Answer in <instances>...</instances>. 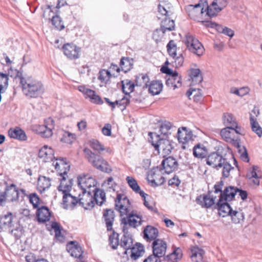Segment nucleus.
I'll use <instances>...</instances> for the list:
<instances>
[{
	"instance_id": "nucleus-1",
	"label": "nucleus",
	"mask_w": 262,
	"mask_h": 262,
	"mask_svg": "<svg viewBox=\"0 0 262 262\" xmlns=\"http://www.w3.org/2000/svg\"><path fill=\"white\" fill-rule=\"evenodd\" d=\"M19 77L20 85L23 94L30 98H37L40 97L45 91L44 86L41 81L31 76L19 75L17 71V77Z\"/></svg>"
},
{
	"instance_id": "nucleus-2",
	"label": "nucleus",
	"mask_w": 262,
	"mask_h": 262,
	"mask_svg": "<svg viewBox=\"0 0 262 262\" xmlns=\"http://www.w3.org/2000/svg\"><path fill=\"white\" fill-rule=\"evenodd\" d=\"M72 186V179H63L58 187L59 191L62 192L63 206L64 209H73L77 203H79L78 196L69 193Z\"/></svg>"
},
{
	"instance_id": "nucleus-3",
	"label": "nucleus",
	"mask_w": 262,
	"mask_h": 262,
	"mask_svg": "<svg viewBox=\"0 0 262 262\" xmlns=\"http://www.w3.org/2000/svg\"><path fill=\"white\" fill-rule=\"evenodd\" d=\"M148 135L149 142L158 154L161 153L162 156L165 158L171 153L172 146L168 140L162 138L156 133H149Z\"/></svg>"
},
{
	"instance_id": "nucleus-4",
	"label": "nucleus",
	"mask_w": 262,
	"mask_h": 262,
	"mask_svg": "<svg viewBox=\"0 0 262 262\" xmlns=\"http://www.w3.org/2000/svg\"><path fill=\"white\" fill-rule=\"evenodd\" d=\"M171 14L172 12L170 7L165 3L160 4L158 5L157 17L160 19L163 16H165V18L161 21V30L164 34L167 31H171L174 29V21L168 18Z\"/></svg>"
},
{
	"instance_id": "nucleus-5",
	"label": "nucleus",
	"mask_w": 262,
	"mask_h": 262,
	"mask_svg": "<svg viewBox=\"0 0 262 262\" xmlns=\"http://www.w3.org/2000/svg\"><path fill=\"white\" fill-rule=\"evenodd\" d=\"M83 151L85 158L94 167L106 173H110L112 171L108 162L100 156L96 155L89 148H85Z\"/></svg>"
},
{
	"instance_id": "nucleus-6",
	"label": "nucleus",
	"mask_w": 262,
	"mask_h": 262,
	"mask_svg": "<svg viewBox=\"0 0 262 262\" xmlns=\"http://www.w3.org/2000/svg\"><path fill=\"white\" fill-rule=\"evenodd\" d=\"M54 121L51 118H48L44 121L43 125L35 124L32 126V130L43 138H49L53 135L54 128Z\"/></svg>"
},
{
	"instance_id": "nucleus-7",
	"label": "nucleus",
	"mask_w": 262,
	"mask_h": 262,
	"mask_svg": "<svg viewBox=\"0 0 262 262\" xmlns=\"http://www.w3.org/2000/svg\"><path fill=\"white\" fill-rule=\"evenodd\" d=\"M184 43L189 51L200 56L204 52V48L201 43L192 35L188 33L185 35Z\"/></svg>"
},
{
	"instance_id": "nucleus-8",
	"label": "nucleus",
	"mask_w": 262,
	"mask_h": 262,
	"mask_svg": "<svg viewBox=\"0 0 262 262\" xmlns=\"http://www.w3.org/2000/svg\"><path fill=\"white\" fill-rule=\"evenodd\" d=\"M185 10L191 18L198 21L202 20L203 17H208L204 7H203L200 3L195 5H188L186 6Z\"/></svg>"
},
{
	"instance_id": "nucleus-9",
	"label": "nucleus",
	"mask_w": 262,
	"mask_h": 262,
	"mask_svg": "<svg viewBox=\"0 0 262 262\" xmlns=\"http://www.w3.org/2000/svg\"><path fill=\"white\" fill-rule=\"evenodd\" d=\"M78 185L81 191L91 190L96 188L97 182L94 178L86 174L80 175L77 178Z\"/></svg>"
},
{
	"instance_id": "nucleus-10",
	"label": "nucleus",
	"mask_w": 262,
	"mask_h": 262,
	"mask_svg": "<svg viewBox=\"0 0 262 262\" xmlns=\"http://www.w3.org/2000/svg\"><path fill=\"white\" fill-rule=\"evenodd\" d=\"M52 165L55 167L57 172L60 176V181L63 179H67L66 176L67 173L70 170V166L67 162L66 160L63 158H56L53 161Z\"/></svg>"
},
{
	"instance_id": "nucleus-11",
	"label": "nucleus",
	"mask_w": 262,
	"mask_h": 262,
	"mask_svg": "<svg viewBox=\"0 0 262 262\" xmlns=\"http://www.w3.org/2000/svg\"><path fill=\"white\" fill-rule=\"evenodd\" d=\"M129 201L123 194H118L115 200L116 210L119 211L121 216L127 215L129 212Z\"/></svg>"
},
{
	"instance_id": "nucleus-12",
	"label": "nucleus",
	"mask_w": 262,
	"mask_h": 262,
	"mask_svg": "<svg viewBox=\"0 0 262 262\" xmlns=\"http://www.w3.org/2000/svg\"><path fill=\"white\" fill-rule=\"evenodd\" d=\"M14 225L12 214L11 212L0 216V228H7L9 233L16 238V228Z\"/></svg>"
},
{
	"instance_id": "nucleus-13",
	"label": "nucleus",
	"mask_w": 262,
	"mask_h": 262,
	"mask_svg": "<svg viewBox=\"0 0 262 262\" xmlns=\"http://www.w3.org/2000/svg\"><path fill=\"white\" fill-rule=\"evenodd\" d=\"M81 192L78 195L79 204L85 209L92 208L94 206L92 190Z\"/></svg>"
},
{
	"instance_id": "nucleus-14",
	"label": "nucleus",
	"mask_w": 262,
	"mask_h": 262,
	"mask_svg": "<svg viewBox=\"0 0 262 262\" xmlns=\"http://www.w3.org/2000/svg\"><path fill=\"white\" fill-rule=\"evenodd\" d=\"M162 172L158 168L153 169L149 171L147 180L152 187L160 186L165 182V179L162 176Z\"/></svg>"
},
{
	"instance_id": "nucleus-15",
	"label": "nucleus",
	"mask_w": 262,
	"mask_h": 262,
	"mask_svg": "<svg viewBox=\"0 0 262 262\" xmlns=\"http://www.w3.org/2000/svg\"><path fill=\"white\" fill-rule=\"evenodd\" d=\"M226 159L224 158L223 156L219 154L218 151L211 153L206 159L207 164L213 168L219 169L222 167Z\"/></svg>"
},
{
	"instance_id": "nucleus-16",
	"label": "nucleus",
	"mask_w": 262,
	"mask_h": 262,
	"mask_svg": "<svg viewBox=\"0 0 262 262\" xmlns=\"http://www.w3.org/2000/svg\"><path fill=\"white\" fill-rule=\"evenodd\" d=\"M62 49L64 55L71 59H76L79 57L81 49L73 43L64 45Z\"/></svg>"
},
{
	"instance_id": "nucleus-17",
	"label": "nucleus",
	"mask_w": 262,
	"mask_h": 262,
	"mask_svg": "<svg viewBox=\"0 0 262 262\" xmlns=\"http://www.w3.org/2000/svg\"><path fill=\"white\" fill-rule=\"evenodd\" d=\"M153 255L160 258L165 255L167 244L161 239H156L152 243Z\"/></svg>"
},
{
	"instance_id": "nucleus-18",
	"label": "nucleus",
	"mask_w": 262,
	"mask_h": 262,
	"mask_svg": "<svg viewBox=\"0 0 262 262\" xmlns=\"http://www.w3.org/2000/svg\"><path fill=\"white\" fill-rule=\"evenodd\" d=\"M162 165L165 172L170 173L177 169L178 163L175 158L169 156L162 161Z\"/></svg>"
},
{
	"instance_id": "nucleus-19",
	"label": "nucleus",
	"mask_w": 262,
	"mask_h": 262,
	"mask_svg": "<svg viewBox=\"0 0 262 262\" xmlns=\"http://www.w3.org/2000/svg\"><path fill=\"white\" fill-rule=\"evenodd\" d=\"M38 156L46 162H53L55 159L53 149L47 145H45L39 150Z\"/></svg>"
},
{
	"instance_id": "nucleus-20",
	"label": "nucleus",
	"mask_w": 262,
	"mask_h": 262,
	"mask_svg": "<svg viewBox=\"0 0 262 262\" xmlns=\"http://www.w3.org/2000/svg\"><path fill=\"white\" fill-rule=\"evenodd\" d=\"M221 136L227 142L233 143L235 146H239V143L235 139L234 132H232L231 128L226 127L221 130Z\"/></svg>"
},
{
	"instance_id": "nucleus-21",
	"label": "nucleus",
	"mask_w": 262,
	"mask_h": 262,
	"mask_svg": "<svg viewBox=\"0 0 262 262\" xmlns=\"http://www.w3.org/2000/svg\"><path fill=\"white\" fill-rule=\"evenodd\" d=\"M227 202L226 201L219 199L217 203L219 214L222 217L228 216L231 214V212L233 210Z\"/></svg>"
},
{
	"instance_id": "nucleus-22",
	"label": "nucleus",
	"mask_w": 262,
	"mask_h": 262,
	"mask_svg": "<svg viewBox=\"0 0 262 262\" xmlns=\"http://www.w3.org/2000/svg\"><path fill=\"white\" fill-rule=\"evenodd\" d=\"M192 132L188 130L186 127L179 128L177 137L179 142L186 143L192 139Z\"/></svg>"
},
{
	"instance_id": "nucleus-23",
	"label": "nucleus",
	"mask_w": 262,
	"mask_h": 262,
	"mask_svg": "<svg viewBox=\"0 0 262 262\" xmlns=\"http://www.w3.org/2000/svg\"><path fill=\"white\" fill-rule=\"evenodd\" d=\"M237 190H238V188L233 186L226 187L223 192L220 193L219 199L226 201H231L237 193Z\"/></svg>"
},
{
	"instance_id": "nucleus-24",
	"label": "nucleus",
	"mask_w": 262,
	"mask_h": 262,
	"mask_svg": "<svg viewBox=\"0 0 262 262\" xmlns=\"http://www.w3.org/2000/svg\"><path fill=\"white\" fill-rule=\"evenodd\" d=\"M122 223L128 225L130 227L136 228L141 224V217L134 214H129L127 219H122Z\"/></svg>"
},
{
	"instance_id": "nucleus-25",
	"label": "nucleus",
	"mask_w": 262,
	"mask_h": 262,
	"mask_svg": "<svg viewBox=\"0 0 262 262\" xmlns=\"http://www.w3.org/2000/svg\"><path fill=\"white\" fill-rule=\"evenodd\" d=\"M158 230L152 226H147L143 231V237L147 241H155L158 236Z\"/></svg>"
},
{
	"instance_id": "nucleus-26",
	"label": "nucleus",
	"mask_w": 262,
	"mask_h": 262,
	"mask_svg": "<svg viewBox=\"0 0 262 262\" xmlns=\"http://www.w3.org/2000/svg\"><path fill=\"white\" fill-rule=\"evenodd\" d=\"M197 203L202 207L208 208L211 207L215 202V198L211 196L210 194L205 195L203 196L200 195L196 199Z\"/></svg>"
},
{
	"instance_id": "nucleus-27",
	"label": "nucleus",
	"mask_w": 262,
	"mask_h": 262,
	"mask_svg": "<svg viewBox=\"0 0 262 262\" xmlns=\"http://www.w3.org/2000/svg\"><path fill=\"white\" fill-rule=\"evenodd\" d=\"M221 0H214L210 6H207L205 8L207 16H216L222 10L220 5Z\"/></svg>"
},
{
	"instance_id": "nucleus-28",
	"label": "nucleus",
	"mask_w": 262,
	"mask_h": 262,
	"mask_svg": "<svg viewBox=\"0 0 262 262\" xmlns=\"http://www.w3.org/2000/svg\"><path fill=\"white\" fill-rule=\"evenodd\" d=\"M36 215L38 222L41 223L48 221L51 216V213L49 209L45 206L37 209Z\"/></svg>"
},
{
	"instance_id": "nucleus-29",
	"label": "nucleus",
	"mask_w": 262,
	"mask_h": 262,
	"mask_svg": "<svg viewBox=\"0 0 262 262\" xmlns=\"http://www.w3.org/2000/svg\"><path fill=\"white\" fill-rule=\"evenodd\" d=\"M94 203L101 206L105 201V193L101 189L97 188L92 190Z\"/></svg>"
},
{
	"instance_id": "nucleus-30",
	"label": "nucleus",
	"mask_w": 262,
	"mask_h": 262,
	"mask_svg": "<svg viewBox=\"0 0 262 262\" xmlns=\"http://www.w3.org/2000/svg\"><path fill=\"white\" fill-rule=\"evenodd\" d=\"M193 154L196 158L203 159L207 155L208 149L204 145L199 143L193 147Z\"/></svg>"
},
{
	"instance_id": "nucleus-31",
	"label": "nucleus",
	"mask_w": 262,
	"mask_h": 262,
	"mask_svg": "<svg viewBox=\"0 0 262 262\" xmlns=\"http://www.w3.org/2000/svg\"><path fill=\"white\" fill-rule=\"evenodd\" d=\"M5 184L6 185L5 192L7 199L11 201H15L16 196V186L14 184H9L8 182H5Z\"/></svg>"
},
{
	"instance_id": "nucleus-32",
	"label": "nucleus",
	"mask_w": 262,
	"mask_h": 262,
	"mask_svg": "<svg viewBox=\"0 0 262 262\" xmlns=\"http://www.w3.org/2000/svg\"><path fill=\"white\" fill-rule=\"evenodd\" d=\"M126 180L132 190L136 193H139L141 197H144L145 195H148L143 191L140 189V187L138 184L137 181L133 177L127 176Z\"/></svg>"
},
{
	"instance_id": "nucleus-33",
	"label": "nucleus",
	"mask_w": 262,
	"mask_h": 262,
	"mask_svg": "<svg viewBox=\"0 0 262 262\" xmlns=\"http://www.w3.org/2000/svg\"><path fill=\"white\" fill-rule=\"evenodd\" d=\"M120 246L124 250V253L127 254L128 251L133 247L132 237L129 235H124L121 239Z\"/></svg>"
},
{
	"instance_id": "nucleus-34",
	"label": "nucleus",
	"mask_w": 262,
	"mask_h": 262,
	"mask_svg": "<svg viewBox=\"0 0 262 262\" xmlns=\"http://www.w3.org/2000/svg\"><path fill=\"white\" fill-rule=\"evenodd\" d=\"M103 217L107 230H112L114 221L115 215L114 211L111 209H106L103 213Z\"/></svg>"
},
{
	"instance_id": "nucleus-35",
	"label": "nucleus",
	"mask_w": 262,
	"mask_h": 262,
	"mask_svg": "<svg viewBox=\"0 0 262 262\" xmlns=\"http://www.w3.org/2000/svg\"><path fill=\"white\" fill-rule=\"evenodd\" d=\"M148 86L149 92L152 95H156L162 91L163 84L161 81H152Z\"/></svg>"
},
{
	"instance_id": "nucleus-36",
	"label": "nucleus",
	"mask_w": 262,
	"mask_h": 262,
	"mask_svg": "<svg viewBox=\"0 0 262 262\" xmlns=\"http://www.w3.org/2000/svg\"><path fill=\"white\" fill-rule=\"evenodd\" d=\"M250 122L252 131L255 133L258 137L260 138L262 136V128L252 114H250Z\"/></svg>"
},
{
	"instance_id": "nucleus-37",
	"label": "nucleus",
	"mask_w": 262,
	"mask_h": 262,
	"mask_svg": "<svg viewBox=\"0 0 262 262\" xmlns=\"http://www.w3.org/2000/svg\"><path fill=\"white\" fill-rule=\"evenodd\" d=\"M190 79L193 84H197L203 81V77L201 71L199 69H191L189 73Z\"/></svg>"
},
{
	"instance_id": "nucleus-38",
	"label": "nucleus",
	"mask_w": 262,
	"mask_h": 262,
	"mask_svg": "<svg viewBox=\"0 0 262 262\" xmlns=\"http://www.w3.org/2000/svg\"><path fill=\"white\" fill-rule=\"evenodd\" d=\"M69 252L71 253L72 256L76 258H80L82 254L81 247L75 245L74 242H71L69 246Z\"/></svg>"
},
{
	"instance_id": "nucleus-39",
	"label": "nucleus",
	"mask_w": 262,
	"mask_h": 262,
	"mask_svg": "<svg viewBox=\"0 0 262 262\" xmlns=\"http://www.w3.org/2000/svg\"><path fill=\"white\" fill-rule=\"evenodd\" d=\"M223 121L224 125L227 127L233 128L236 126V121L231 114L224 113L223 116Z\"/></svg>"
},
{
	"instance_id": "nucleus-40",
	"label": "nucleus",
	"mask_w": 262,
	"mask_h": 262,
	"mask_svg": "<svg viewBox=\"0 0 262 262\" xmlns=\"http://www.w3.org/2000/svg\"><path fill=\"white\" fill-rule=\"evenodd\" d=\"M172 127V125L170 122L168 121H164L161 123L160 127L159 132L160 136L162 138H167L168 136L171 134L170 130Z\"/></svg>"
},
{
	"instance_id": "nucleus-41",
	"label": "nucleus",
	"mask_w": 262,
	"mask_h": 262,
	"mask_svg": "<svg viewBox=\"0 0 262 262\" xmlns=\"http://www.w3.org/2000/svg\"><path fill=\"white\" fill-rule=\"evenodd\" d=\"M230 215L231 217L232 221L234 224H239L244 221V214L241 210H233L231 212Z\"/></svg>"
},
{
	"instance_id": "nucleus-42",
	"label": "nucleus",
	"mask_w": 262,
	"mask_h": 262,
	"mask_svg": "<svg viewBox=\"0 0 262 262\" xmlns=\"http://www.w3.org/2000/svg\"><path fill=\"white\" fill-rule=\"evenodd\" d=\"M37 186L40 191H45L51 186L50 179L45 176L39 177L37 182Z\"/></svg>"
},
{
	"instance_id": "nucleus-43",
	"label": "nucleus",
	"mask_w": 262,
	"mask_h": 262,
	"mask_svg": "<svg viewBox=\"0 0 262 262\" xmlns=\"http://www.w3.org/2000/svg\"><path fill=\"white\" fill-rule=\"evenodd\" d=\"M191 258L195 262H202L204 251L198 247H194L191 249Z\"/></svg>"
},
{
	"instance_id": "nucleus-44",
	"label": "nucleus",
	"mask_w": 262,
	"mask_h": 262,
	"mask_svg": "<svg viewBox=\"0 0 262 262\" xmlns=\"http://www.w3.org/2000/svg\"><path fill=\"white\" fill-rule=\"evenodd\" d=\"M186 95L190 99H191L190 97L192 96L194 101H199L202 97L201 90L200 89L190 88L187 92Z\"/></svg>"
},
{
	"instance_id": "nucleus-45",
	"label": "nucleus",
	"mask_w": 262,
	"mask_h": 262,
	"mask_svg": "<svg viewBox=\"0 0 262 262\" xmlns=\"http://www.w3.org/2000/svg\"><path fill=\"white\" fill-rule=\"evenodd\" d=\"M143 251V247L136 245V247L133 246L128 252L130 254L131 258L134 260L139 258Z\"/></svg>"
},
{
	"instance_id": "nucleus-46",
	"label": "nucleus",
	"mask_w": 262,
	"mask_h": 262,
	"mask_svg": "<svg viewBox=\"0 0 262 262\" xmlns=\"http://www.w3.org/2000/svg\"><path fill=\"white\" fill-rule=\"evenodd\" d=\"M182 257V251L180 248L174 250L171 254L167 255L166 259L171 262H177Z\"/></svg>"
},
{
	"instance_id": "nucleus-47",
	"label": "nucleus",
	"mask_w": 262,
	"mask_h": 262,
	"mask_svg": "<svg viewBox=\"0 0 262 262\" xmlns=\"http://www.w3.org/2000/svg\"><path fill=\"white\" fill-rule=\"evenodd\" d=\"M112 75L110 71L104 69L101 70L99 71L98 79L106 84L107 81L110 80Z\"/></svg>"
},
{
	"instance_id": "nucleus-48",
	"label": "nucleus",
	"mask_w": 262,
	"mask_h": 262,
	"mask_svg": "<svg viewBox=\"0 0 262 262\" xmlns=\"http://www.w3.org/2000/svg\"><path fill=\"white\" fill-rule=\"evenodd\" d=\"M110 245L112 249H116L119 245V234L114 231L110 236Z\"/></svg>"
},
{
	"instance_id": "nucleus-49",
	"label": "nucleus",
	"mask_w": 262,
	"mask_h": 262,
	"mask_svg": "<svg viewBox=\"0 0 262 262\" xmlns=\"http://www.w3.org/2000/svg\"><path fill=\"white\" fill-rule=\"evenodd\" d=\"M28 199L34 208H37L38 207L40 200L36 193L30 194L28 196Z\"/></svg>"
},
{
	"instance_id": "nucleus-50",
	"label": "nucleus",
	"mask_w": 262,
	"mask_h": 262,
	"mask_svg": "<svg viewBox=\"0 0 262 262\" xmlns=\"http://www.w3.org/2000/svg\"><path fill=\"white\" fill-rule=\"evenodd\" d=\"M176 49L177 46L174 41L172 40L169 41L167 45V49L169 55L172 58H176L177 56Z\"/></svg>"
},
{
	"instance_id": "nucleus-51",
	"label": "nucleus",
	"mask_w": 262,
	"mask_h": 262,
	"mask_svg": "<svg viewBox=\"0 0 262 262\" xmlns=\"http://www.w3.org/2000/svg\"><path fill=\"white\" fill-rule=\"evenodd\" d=\"M214 16L208 15V17H202V20H199L198 22L201 23L206 28H214V27L215 26V23L210 21V19Z\"/></svg>"
},
{
	"instance_id": "nucleus-52",
	"label": "nucleus",
	"mask_w": 262,
	"mask_h": 262,
	"mask_svg": "<svg viewBox=\"0 0 262 262\" xmlns=\"http://www.w3.org/2000/svg\"><path fill=\"white\" fill-rule=\"evenodd\" d=\"M51 20L52 25L58 30H61L64 28V26L62 22L61 18L59 16L55 15L53 16Z\"/></svg>"
},
{
	"instance_id": "nucleus-53",
	"label": "nucleus",
	"mask_w": 262,
	"mask_h": 262,
	"mask_svg": "<svg viewBox=\"0 0 262 262\" xmlns=\"http://www.w3.org/2000/svg\"><path fill=\"white\" fill-rule=\"evenodd\" d=\"M134 84L130 81H127L125 83H122V91L126 95L129 94L133 92L134 89Z\"/></svg>"
},
{
	"instance_id": "nucleus-54",
	"label": "nucleus",
	"mask_w": 262,
	"mask_h": 262,
	"mask_svg": "<svg viewBox=\"0 0 262 262\" xmlns=\"http://www.w3.org/2000/svg\"><path fill=\"white\" fill-rule=\"evenodd\" d=\"M90 145L91 147L94 150H97L99 152L104 150L103 145L101 144V143L98 140H91L90 142Z\"/></svg>"
},
{
	"instance_id": "nucleus-55",
	"label": "nucleus",
	"mask_w": 262,
	"mask_h": 262,
	"mask_svg": "<svg viewBox=\"0 0 262 262\" xmlns=\"http://www.w3.org/2000/svg\"><path fill=\"white\" fill-rule=\"evenodd\" d=\"M222 167L223 176L225 178H228L229 176L230 170L233 169V167H232L231 165L226 161V160H225L224 164L222 165Z\"/></svg>"
},
{
	"instance_id": "nucleus-56",
	"label": "nucleus",
	"mask_w": 262,
	"mask_h": 262,
	"mask_svg": "<svg viewBox=\"0 0 262 262\" xmlns=\"http://www.w3.org/2000/svg\"><path fill=\"white\" fill-rule=\"evenodd\" d=\"M75 140V135L70 133L69 132H65L61 139V141L68 144L72 143Z\"/></svg>"
},
{
	"instance_id": "nucleus-57",
	"label": "nucleus",
	"mask_w": 262,
	"mask_h": 262,
	"mask_svg": "<svg viewBox=\"0 0 262 262\" xmlns=\"http://www.w3.org/2000/svg\"><path fill=\"white\" fill-rule=\"evenodd\" d=\"M8 83V75L0 72V90L2 91L5 87L7 88Z\"/></svg>"
},
{
	"instance_id": "nucleus-58",
	"label": "nucleus",
	"mask_w": 262,
	"mask_h": 262,
	"mask_svg": "<svg viewBox=\"0 0 262 262\" xmlns=\"http://www.w3.org/2000/svg\"><path fill=\"white\" fill-rule=\"evenodd\" d=\"M120 66L122 70L126 72L130 68L129 61L128 58H122L120 61Z\"/></svg>"
},
{
	"instance_id": "nucleus-59",
	"label": "nucleus",
	"mask_w": 262,
	"mask_h": 262,
	"mask_svg": "<svg viewBox=\"0 0 262 262\" xmlns=\"http://www.w3.org/2000/svg\"><path fill=\"white\" fill-rule=\"evenodd\" d=\"M166 85L173 90L181 85L178 83V81L176 78H169L166 81Z\"/></svg>"
},
{
	"instance_id": "nucleus-60",
	"label": "nucleus",
	"mask_w": 262,
	"mask_h": 262,
	"mask_svg": "<svg viewBox=\"0 0 262 262\" xmlns=\"http://www.w3.org/2000/svg\"><path fill=\"white\" fill-rule=\"evenodd\" d=\"M78 90L82 92L86 97H89L92 94H94L95 91L85 88L84 86L80 85L78 86Z\"/></svg>"
},
{
	"instance_id": "nucleus-61",
	"label": "nucleus",
	"mask_w": 262,
	"mask_h": 262,
	"mask_svg": "<svg viewBox=\"0 0 262 262\" xmlns=\"http://www.w3.org/2000/svg\"><path fill=\"white\" fill-rule=\"evenodd\" d=\"M28 137L26 133L20 128L17 127V140L21 141H25Z\"/></svg>"
},
{
	"instance_id": "nucleus-62",
	"label": "nucleus",
	"mask_w": 262,
	"mask_h": 262,
	"mask_svg": "<svg viewBox=\"0 0 262 262\" xmlns=\"http://www.w3.org/2000/svg\"><path fill=\"white\" fill-rule=\"evenodd\" d=\"M112 126L110 124H105L104 126L102 129V132L105 136H110L111 135Z\"/></svg>"
},
{
	"instance_id": "nucleus-63",
	"label": "nucleus",
	"mask_w": 262,
	"mask_h": 262,
	"mask_svg": "<svg viewBox=\"0 0 262 262\" xmlns=\"http://www.w3.org/2000/svg\"><path fill=\"white\" fill-rule=\"evenodd\" d=\"M180 180L178 177L174 176L172 178L168 181V184L170 186H178L180 184Z\"/></svg>"
},
{
	"instance_id": "nucleus-64",
	"label": "nucleus",
	"mask_w": 262,
	"mask_h": 262,
	"mask_svg": "<svg viewBox=\"0 0 262 262\" xmlns=\"http://www.w3.org/2000/svg\"><path fill=\"white\" fill-rule=\"evenodd\" d=\"M143 262H161L160 258L153 254L149 255Z\"/></svg>"
}]
</instances>
